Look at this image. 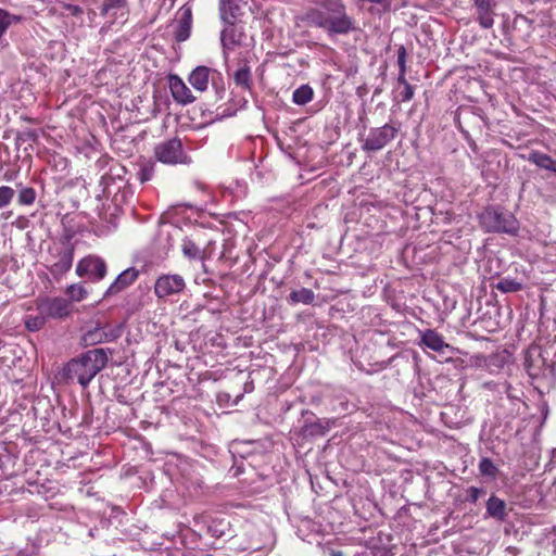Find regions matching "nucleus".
I'll return each instance as SVG.
<instances>
[{
  "mask_svg": "<svg viewBox=\"0 0 556 556\" xmlns=\"http://www.w3.org/2000/svg\"><path fill=\"white\" fill-rule=\"evenodd\" d=\"M315 300V294L311 289L301 288L300 290H293L289 294V302L292 304L303 303V304H312Z\"/></svg>",
  "mask_w": 556,
  "mask_h": 556,
  "instance_id": "obj_23",
  "label": "nucleus"
},
{
  "mask_svg": "<svg viewBox=\"0 0 556 556\" xmlns=\"http://www.w3.org/2000/svg\"><path fill=\"white\" fill-rule=\"evenodd\" d=\"M239 15V0H219V16L223 23L235 24Z\"/></svg>",
  "mask_w": 556,
  "mask_h": 556,
  "instance_id": "obj_17",
  "label": "nucleus"
},
{
  "mask_svg": "<svg viewBox=\"0 0 556 556\" xmlns=\"http://www.w3.org/2000/svg\"><path fill=\"white\" fill-rule=\"evenodd\" d=\"M25 136H27L31 140L35 139V135L33 132H27V134H25Z\"/></svg>",
  "mask_w": 556,
  "mask_h": 556,
  "instance_id": "obj_45",
  "label": "nucleus"
},
{
  "mask_svg": "<svg viewBox=\"0 0 556 556\" xmlns=\"http://www.w3.org/2000/svg\"><path fill=\"white\" fill-rule=\"evenodd\" d=\"M406 60H407V51L404 46H400L397 49V65H399V72L406 73Z\"/></svg>",
  "mask_w": 556,
  "mask_h": 556,
  "instance_id": "obj_37",
  "label": "nucleus"
},
{
  "mask_svg": "<svg viewBox=\"0 0 556 556\" xmlns=\"http://www.w3.org/2000/svg\"><path fill=\"white\" fill-rule=\"evenodd\" d=\"M493 387V382H485L484 388L491 389Z\"/></svg>",
  "mask_w": 556,
  "mask_h": 556,
  "instance_id": "obj_46",
  "label": "nucleus"
},
{
  "mask_svg": "<svg viewBox=\"0 0 556 556\" xmlns=\"http://www.w3.org/2000/svg\"><path fill=\"white\" fill-rule=\"evenodd\" d=\"M110 179L109 176H103L102 177V184L105 185V187L108 188V180Z\"/></svg>",
  "mask_w": 556,
  "mask_h": 556,
  "instance_id": "obj_43",
  "label": "nucleus"
},
{
  "mask_svg": "<svg viewBox=\"0 0 556 556\" xmlns=\"http://www.w3.org/2000/svg\"><path fill=\"white\" fill-rule=\"evenodd\" d=\"M154 155L157 161L168 165L191 163L190 156L184 151L181 140L178 138L165 140L156 144Z\"/></svg>",
  "mask_w": 556,
  "mask_h": 556,
  "instance_id": "obj_5",
  "label": "nucleus"
},
{
  "mask_svg": "<svg viewBox=\"0 0 556 556\" xmlns=\"http://www.w3.org/2000/svg\"><path fill=\"white\" fill-rule=\"evenodd\" d=\"M400 131V126L394 123H387L380 127H374L369 130L367 137L362 142V149L365 152H378L387 147Z\"/></svg>",
  "mask_w": 556,
  "mask_h": 556,
  "instance_id": "obj_4",
  "label": "nucleus"
},
{
  "mask_svg": "<svg viewBox=\"0 0 556 556\" xmlns=\"http://www.w3.org/2000/svg\"><path fill=\"white\" fill-rule=\"evenodd\" d=\"M66 294L71 301L80 302L88 295V291L81 283H74L67 287Z\"/></svg>",
  "mask_w": 556,
  "mask_h": 556,
  "instance_id": "obj_29",
  "label": "nucleus"
},
{
  "mask_svg": "<svg viewBox=\"0 0 556 556\" xmlns=\"http://www.w3.org/2000/svg\"><path fill=\"white\" fill-rule=\"evenodd\" d=\"M305 18L329 36L348 35L356 29L355 21L348 14L342 0H323L306 12Z\"/></svg>",
  "mask_w": 556,
  "mask_h": 556,
  "instance_id": "obj_1",
  "label": "nucleus"
},
{
  "mask_svg": "<svg viewBox=\"0 0 556 556\" xmlns=\"http://www.w3.org/2000/svg\"><path fill=\"white\" fill-rule=\"evenodd\" d=\"M263 548H265L264 545H261L258 543H254V542H251L247 547L245 549H249L251 552H258V551H262Z\"/></svg>",
  "mask_w": 556,
  "mask_h": 556,
  "instance_id": "obj_41",
  "label": "nucleus"
},
{
  "mask_svg": "<svg viewBox=\"0 0 556 556\" xmlns=\"http://www.w3.org/2000/svg\"><path fill=\"white\" fill-rule=\"evenodd\" d=\"M328 428L319 421L306 422L302 428V434L305 438L323 437Z\"/></svg>",
  "mask_w": 556,
  "mask_h": 556,
  "instance_id": "obj_25",
  "label": "nucleus"
},
{
  "mask_svg": "<svg viewBox=\"0 0 556 556\" xmlns=\"http://www.w3.org/2000/svg\"><path fill=\"white\" fill-rule=\"evenodd\" d=\"M409 84L406 79V73L399 72L397 78H396V88H401L404 85Z\"/></svg>",
  "mask_w": 556,
  "mask_h": 556,
  "instance_id": "obj_40",
  "label": "nucleus"
},
{
  "mask_svg": "<svg viewBox=\"0 0 556 556\" xmlns=\"http://www.w3.org/2000/svg\"><path fill=\"white\" fill-rule=\"evenodd\" d=\"M553 458H556V448L553 450Z\"/></svg>",
  "mask_w": 556,
  "mask_h": 556,
  "instance_id": "obj_47",
  "label": "nucleus"
},
{
  "mask_svg": "<svg viewBox=\"0 0 556 556\" xmlns=\"http://www.w3.org/2000/svg\"><path fill=\"white\" fill-rule=\"evenodd\" d=\"M123 324L116 326L94 327L84 333L83 344L86 346L97 345L104 342H114L123 334Z\"/></svg>",
  "mask_w": 556,
  "mask_h": 556,
  "instance_id": "obj_8",
  "label": "nucleus"
},
{
  "mask_svg": "<svg viewBox=\"0 0 556 556\" xmlns=\"http://www.w3.org/2000/svg\"><path fill=\"white\" fill-rule=\"evenodd\" d=\"M110 349L89 350L76 358L71 359L63 369V376L74 380L85 389L90 381L106 366Z\"/></svg>",
  "mask_w": 556,
  "mask_h": 556,
  "instance_id": "obj_2",
  "label": "nucleus"
},
{
  "mask_svg": "<svg viewBox=\"0 0 556 556\" xmlns=\"http://www.w3.org/2000/svg\"><path fill=\"white\" fill-rule=\"evenodd\" d=\"M476 5V20L479 25L489 29L494 25V2L493 1H473Z\"/></svg>",
  "mask_w": 556,
  "mask_h": 556,
  "instance_id": "obj_15",
  "label": "nucleus"
},
{
  "mask_svg": "<svg viewBox=\"0 0 556 556\" xmlns=\"http://www.w3.org/2000/svg\"><path fill=\"white\" fill-rule=\"evenodd\" d=\"M480 223L486 232L516 235L519 224L516 217L496 207H488L480 214Z\"/></svg>",
  "mask_w": 556,
  "mask_h": 556,
  "instance_id": "obj_3",
  "label": "nucleus"
},
{
  "mask_svg": "<svg viewBox=\"0 0 556 556\" xmlns=\"http://www.w3.org/2000/svg\"><path fill=\"white\" fill-rule=\"evenodd\" d=\"M35 200H36V191L33 188L27 187V188H23L20 191V194H18L20 204L30 205L35 202Z\"/></svg>",
  "mask_w": 556,
  "mask_h": 556,
  "instance_id": "obj_33",
  "label": "nucleus"
},
{
  "mask_svg": "<svg viewBox=\"0 0 556 556\" xmlns=\"http://www.w3.org/2000/svg\"><path fill=\"white\" fill-rule=\"evenodd\" d=\"M227 26L220 31V43L223 48L224 59L229 58V53L233 51L243 41L244 34L235 24H226Z\"/></svg>",
  "mask_w": 556,
  "mask_h": 556,
  "instance_id": "obj_12",
  "label": "nucleus"
},
{
  "mask_svg": "<svg viewBox=\"0 0 556 556\" xmlns=\"http://www.w3.org/2000/svg\"><path fill=\"white\" fill-rule=\"evenodd\" d=\"M396 98L402 102H408L414 98L415 88L410 84L404 85L395 89Z\"/></svg>",
  "mask_w": 556,
  "mask_h": 556,
  "instance_id": "obj_32",
  "label": "nucleus"
},
{
  "mask_svg": "<svg viewBox=\"0 0 556 556\" xmlns=\"http://www.w3.org/2000/svg\"><path fill=\"white\" fill-rule=\"evenodd\" d=\"M18 21V16L11 14L4 9H0V38L7 33L13 23Z\"/></svg>",
  "mask_w": 556,
  "mask_h": 556,
  "instance_id": "obj_30",
  "label": "nucleus"
},
{
  "mask_svg": "<svg viewBox=\"0 0 556 556\" xmlns=\"http://www.w3.org/2000/svg\"><path fill=\"white\" fill-rule=\"evenodd\" d=\"M138 276H139L138 269H136L134 267H129V268L125 269L111 283V286L108 288L104 295L108 296V295L121 292L122 290H124L127 287H129L130 285H132L137 280Z\"/></svg>",
  "mask_w": 556,
  "mask_h": 556,
  "instance_id": "obj_13",
  "label": "nucleus"
},
{
  "mask_svg": "<svg viewBox=\"0 0 556 556\" xmlns=\"http://www.w3.org/2000/svg\"><path fill=\"white\" fill-rule=\"evenodd\" d=\"M421 343L434 351V352H443L445 349H450V345L444 342L443 337L433 329H427L420 333Z\"/></svg>",
  "mask_w": 556,
  "mask_h": 556,
  "instance_id": "obj_18",
  "label": "nucleus"
},
{
  "mask_svg": "<svg viewBox=\"0 0 556 556\" xmlns=\"http://www.w3.org/2000/svg\"><path fill=\"white\" fill-rule=\"evenodd\" d=\"M233 80L236 85L243 90H251L252 80H251V72L248 65H244L236 71L233 74Z\"/></svg>",
  "mask_w": 556,
  "mask_h": 556,
  "instance_id": "obj_24",
  "label": "nucleus"
},
{
  "mask_svg": "<svg viewBox=\"0 0 556 556\" xmlns=\"http://www.w3.org/2000/svg\"><path fill=\"white\" fill-rule=\"evenodd\" d=\"M65 11L67 12L68 15L76 16V17H80L81 14L84 13L83 8H80L79 5H75V4H66Z\"/></svg>",
  "mask_w": 556,
  "mask_h": 556,
  "instance_id": "obj_39",
  "label": "nucleus"
},
{
  "mask_svg": "<svg viewBox=\"0 0 556 556\" xmlns=\"http://www.w3.org/2000/svg\"><path fill=\"white\" fill-rule=\"evenodd\" d=\"M185 278L178 274H163L154 283V294L159 300L179 296L186 289Z\"/></svg>",
  "mask_w": 556,
  "mask_h": 556,
  "instance_id": "obj_7",
  "label": "nucleus"
},
{
  "mask_svg": "<svg viewBox=\"0 0 556 556\" xmlns=\"http://www.w3.org/2000/svg\"><path fill=\"white\" fill-rule=\"evenodd\" d=\"M169 89L173 98L181 104L192 103L195 100L191 90L176 75L169 77Z\"/></svg>",
  "mask_w": 556,
  "mask_h": 556,
  "instance_id": "obj_14",
  "label": "nucleus"
},
{
  "mask_svg": "<svg viewBox=\"0 0 556 556\" xmlns=\"http://www.w3.org/2000/svg\"><path fill=\"white\" fill-rule=\"evenodd\" d=\"M467 493H468L467 501H469V502L475 504L480 498V496L482 494H484V490L480 489V488H477V486H470L467 490Z\"/></svg>",
  "mask_w": 556,
  "mask_h": 556,
  "instance_id": "obj_38",
  "label": "nucleus"
},
{
  "mask_svg": "<svg viewBox=\"0 0 556 556\" xmlns=\"http://www.w3.org/2000/svg\"><path fill=\"white\" fill-rule=\"evenodd\" d=\"M529 162L536 165L538 167L553 172L556 175V159H553L548 154L532 151L528 157Z\"/></svg>",
  "mask_w": 556,
  "mask_h": 556,
  "instance_id": "obj_21",
  "label": "nucleus"
},
{
  "mask_svg": "<svg viewBox=\"0 0 556 556\" xmlns=\"http://www.w3.org/2000/svg\"><path fill=\"white\" fill-rule=\"evenodd\" d=\"M314 90L309 85H301L293 91L292 101L298 105H305L313 100Z\"/></svg>",
  "mask_w": 556,
  "mask_h": 556,
  "instance_id": "obj_22",
  "label": "nucleus"
},
{
  "mask_svg": "<svg viewBox=\"0 0 556 556\" xmlns=\"http://www.w3.org/2000/svg\"><path fill=\"white\" fill-rule=\"evenodd\" d=\"M89 18L92 20L96 16V12L93 10H90L88 12Z\"/></svg>",
  "mask_w": 556,
  "mask_h": 556,
  "instance_id": "obj_44",
  "label": "nucleus"
},
{
  "mask_svg": "<svg viewBox=\"0 0 556 556\" xmlns=\"http://www.w3.org/2000/svg\"><path fill=\"white\" fill-rule=\"evenodd\" d=\"M51 264L49 270L53 277H61L67 273L74 260V245L64 241L50 250Z\"/></svg>",
  "mask_w": 556,
  "mask_h": 556,
  "instance_id": "obj_6",
  "label": "nucleus"
},
{
  "mask_svg": "<svg viewBox=\"0 0 556 556\" xmlns=\"http://www.w3.org/2000/svg\"><path fill=\"white\" fill-rule=\"evenodd\" d=\"M76 274L79 277H87L90 280L98 281L105 277L106 264L99 256L88 255L77 263Z\"/></svg>",
  "mask_w": 556,
  "mask_h": 556,
  "instance_id": "obj_10",
  "label": "nucleus"
},
{
  "mask_svg": "<svg viewBox=\"0 0 556 556\" xmlns=\"http://www.w3.org/2000/svg\"><path fill=\"white\" fill-rule=\"evenodd\" d=\"M125 3L126 0H104L101 8V14L106 15L113 9L123 8Z\"/></svg>",
  "mask_w": 556,
  "mask_h": 556,
  "instance_id": "obj_36",
  "label": "nucleus"
},
{
  "mask_svg": "<svg viewBox=\"0 0 556 556\" xmlns=\"http://www.w3.org/2000/svg\"><path fill=\"white\" fill-rule=\"evenodd\" d=\"M37 311L46 314L48 318H63L71 314L72 304L63 298H47L38 302Z\"/></svg>",
  "mask_w": 556,
  "mask_h": 556,
  "instance_id": "obj_11",
  "label": "nucleus"
},
{
  "mask_svg": "<svg viewBox=\"0 0 556 556\" xmlns=\"http://www.w3.org/2000/svg\"><path fill=\"white\" fill-rule=\"evenodd\" d=\"M478 468L481 476L490 479H495L498 472L496 465L488 457H482L480 459Z\"/></svg>",
  "mask_w": 556,
  "mask_h": 556,
  "instance_id": "obj_27",
  "label": "nucleus"
},
{
  "mask_svg": "<svg viewBox=\"0 0 556 556\" xmlns=\"http://www.w3.org/2000/svg\"><path fill=\"white\" fill-rule=\"evenodd\" d=\"M485 508L489 517L495 518L500 521H504L507 517L506 503L496 495H491L489 497Z\"/></svg>",
  "mask_w": 556,
  "mask_h": 556,
  "instance_id": "obj_19",
  "label": "nucleus"
},
{
  "mask_svg": "<svg viewBox=\"0 0 556 556\" xmlns=\"http://www.w3.org/2000/svg\"><path fill=\"white\" fill-rule=\"evenodd\" d=\"M210 72L211 70L206 66H198L192 71L188 80L195 90L203 92L207 89Z\"/></svg>",
  "mask_w": 556,
  "mask_h": 556,
  "instance_id": "obj_20",
  "label": "nucleus"
},
{
  "mask_svg": "<svg viewBox=\"0 0 556 556\" xmlns=\"http://www.w3.org/2000/svg\"><path fill=\"white\" fill-rule=\"evenodd\" d=\"M15 194V191L8 186H1L0 187V208L5 207L10 204L13 197Z\"/></svg>",
  "mask_w": 556,
  "mask_h": 556,
  "instance_id": "obj_35",
  "label": "nucleus"
},
{
  "mask_svg": "<svg viewBox=\"0 0 556 556\" xmlns=\"http://www.w3.org/2000/svg\"><path fill=\"white\" fill-rule=\"evenodd\" d=\"M47 319L48 317L46 314L38 312V314L35 316L28 315L26 317L25 326L29 331H38L45 326Z\"/></svg>",
  "mask_w": 556,
  "mask_h": 556,
  "instance_id": "obj_28",
  "label": "nucleus"
},
{
  "mask_svg": "<svg viewBox=\"0 0 556 556\" xmlns=\"http://www.w3.org/2000/svg\"><path fill=\"white\" fill-rule=\"evenodd\" d=\"M329 555H330V556H343V554H342V552H341V551H333V549L330 552V554H329Z\"/></svg>",
  "mask_w": 556,
  "mask_h": 556,
  "instance_id": "obj_42",
  "label": "nucleus"
},
{
  "mask_svg": "<svg viewBox=\"0 0 556 556\" xmlns=\"http://www.w3.org/2000/svg\"><path fill=\"white\" fill-rule=\"evenodd\" d=\"M495 288L503 293L518 292L522 289V283L516 279L504 277L497 281Z\"/></svg>",
  "mask_w": 556,
  "mask_h": 556,
  "instance_id": "obj_26",
  "label": "nucleus"
},
{
  "mask_svg": "<svg viewBox=\"0 0 556 556\" xmlns=\"http://www.w3.org/2000/svg\"><path fill=\"white\" fill-rule=\"evenodd\" d=\"M154 174V165L151 163L143 164L138 172V179L141 184L149 181Z\"/></svg>",
  "mask_w": 556,
  "mask_h": 556,
  "instance_id": "obj_34",
  "label": "nucleus"
},
{
  "mask_svg": "<svg viewBox=\"0 0 556 556\" xmlns=\"http://www.w3.org/2000/svg\"><path fill=\"white\" fill-rule=\"evenodd\" d=\"M525 368L529 377L540 378L548 370L547 358L539 345H530L525 354Z\"/></svg>",
  "mask_w": 556,
  "mask_h": 556,
  "instance_id": "obj_9",
  "label": "nucleus"
},
{
  "mask_svg": "<svg viewBox=\"0 0 556 556\" xmlns=\"http://www.w3.org/2000/svg\"><path fill=\"white\" fill-rule=\"evenodd\" d=\"M181 248H182V253L186 257L191 258V260L201 257L200 248L191 240H188V239L184 240Z\"/></svg>",
  "mask_w": 556,
  "mask_h": 556,
  "instance_id": "obj_31",
  "label": "nucleus"
},
{
  "mask_svg": "<svg viewBox=\"0 0 556 556\" xmlns=\"http://www.w3.org/2000/svg\"><path fill=\"white\" fill-rule=\"evenodd\" d=\"M192 25V13L190 8H182L181 15L178 21L175 38L178 42L186 41L190 37Z\"/></svg>",
  "mask_w": 556,
  "mask_h": 556,
  "instance_id": "obj_16",
  "label": "nucleus"
}]
</instances>
